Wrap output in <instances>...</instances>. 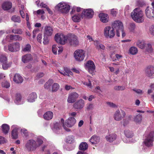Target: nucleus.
Wrapping results in <instances>:
<instances>
[{
  "label": "nucleus",
  "instance_id": "1",
  "mask_svg": "<svg viewBox=\"0 0 154 154\" xmlns=\"http://www.w3.org/2000/svg\"><path fill=\"white\" fill-rule=\"evenodd\" d=\"M45 138L41 136H38L35 139H31L28 140L25 144V147L29 151L35 150L43 143Z\"/></svg>",
  "mask_w": 154,
  "mask_h": 154
},
{
  "label": "nucleus",
  "instance_id": "2",
  "mask_svg": "<svg viewBox=\"0 0 154 154\" xmlns=\"http://www.w3.org/2000/svg\"><path fill=\"white\" fill-rule=\"evenodd\" d=\"M131 16L133 20L138 23H142L144 21V17L143 11L139 8L134 9L132 12Z\"/></svg>",
  "mask_w": 154,
  "mask_h": 154
},
{
  "label": "nucleus",
  "instance_id": "3",
  "mask_svg": "<svg viewBox=\"0 0 154 154\" xmlns=\"http://www.w3.org/2000/svg\"><path fill=\"white\" fill-rule=\"evenodd\" d=\"M60 122L64 129L67 132H70V129L68 128L72 127L75 124L76 120L73 117H70L66 120L65 122L64 120L62 118Z\"/></svg>",
  "mask_w": 154,
  "mask_h": 154
},
{
  "label": "nucleus",
  "instance_id": "4",
  "mask_svg": "<svg viewBox=\"0 0 154 154\" xmlns=\"http://www.w3.org/2000/svg\"><path fill=\"white\" fill-rule=\"evenodd\" d=\"M154 134L153 132H151L146 136L145 139L143 142L144 145L147 147L143 149L145 151H148L149 148L153 146Z\"/></svg>",
  "mask_w": 154,
  "mask_h": 154
},
{
  "label": "nucleus",
  "instance_id": "5",
  "mask_svg": "<svg viewBox=\"0 0 154 154\" xmlns=\"http://www.w3.org/2000/svg\"><path fill=\"white\" fill-rule=\"evenodd\" d=\"M55 8L59 12L63 14H66L69 12L70 5L67 2H62L57 4Z\"/></svg>",
  "mask_w": 154,
  "mask_h": 154
},
{
  "label": "nucleus",
  "instance_id": "6",
  "mask_svg": "<svg viewBox=\"0 0 154 154\" xmlns=\"http://www.w3.org/2000/svg\"><path fill=\"white\" fill-rule=\"evenodd\" d=\"M20 48V43L18 42H15L9 44L8 46H5L4 50L6 52H15L19 51Z\"/></svg>",
  "mask_w": 154,
  "mask_h": 154
},
{
  "label": "nucleus",
  "instance_id": "7",
  "mask_svg": "<svg viewBox=\"0 0 154 154\" xmlns=\"http://www.w3.org/2000/svg\"><path fill=\"white\" fill-rule=\"evenodd\" d=\"M73 55L76 61H82L85 57V51L82 49H78L75 51Z\"/></svg>",
  "mask_w": 154,
  "mask_h": 154
},
{
  "label": "nucleus",
  "instance_id": "8",
  "mask_svg": "<svg viewBox=\"0 0 154 154\" xmlns=\"http://www.w3.org/2000/svg\"><path fill=\"white\" fill-rule=\"evenodd\" d=\"M103 34L104 36L106 38H112L115 35V30L112 26H106L104 28Z\"/></svg>",
  "mask_w": 154,
  "mask_h": 154
},
{
  "label": "nucleus",
  "instance_id": "9",
  "mask_svg": "<svg viewBox=\"0 0 154 154\" xmlns=\"http://www.w3.org/2000/svg\"><path fill=\"white\" fill-rule=\"evenodd\" d=\"M112 27L116 31V35L117 36H120V31H122L123 29L122 23L119 20H116L112 23Z\"/></svg>",
  "mask_w": 154,
  "mask_h": 154
},
{
  "label": "nucleus",
  "instance_id": "10",
  "mask_svg": "<svg viewBox=\"0 0 154 154\" xmlns=\"http://www.w3.org/2000/svg\"><path fill=\"white\" fill-rule=\"evenodd\" d=\"M54 39L57 42L63 45L65 44L68 37L62 33H58L55 34Z\"/></svg>",
  "mask_w": 154,
  "mask_h": 154
},
{
  "label": "nucleus",
  "instance_id": "11",
  "mask_svg": "<svg viewBox=\"0 0 154 154\" xmlns=\"http://www.w3.org/2000/svg\"><path fill=\"white\" fill-rule=\"evenodd\" d=\"M126 115L125 112L122 110H117L114 113L113 118L116 121H119L124 117Z\"/></svg>",
  "mask_w": 154,
  "mask_h": 154
},
{
  "label": "nucleus",
  "instance_id": "12",
  "mask_svg": "<svg viewBox=\"0 0 154 154\" xmlns=\"http://www.w3.org/2000/svg\"><path fill=\"white\" fill-rule=\"evenodd\" d=\"M85 67L90 73H93L95 68V65L93 61L89 60L88 61L85 65Z\"/></svg>",
  "mask_w": 154,
  "mask_h": 154
},
{
  "label": "nucleus",
  "instance_id": "13",
  "mask_svg": "<svg viewBox=\"0 0 154 154\" xmlns=\"http://www.w3.org/2000/svg\"><path fill=\"white\" fill-rule=\"evenodd\" d=\"M146 16L151 20H154V8L147 7L145 10Z\"/></svg>",
  "mask_w": 154,
  "mask_h": 154
},
{
  "label": "nucleus",
  "instance_id": "14",
  "mask_svg": "<svg viewBox=\"0 0 154 154\" xmlns=\"http://www.w3.org/2000/svg\"><path fill=\"white\" fill-rule=\"evenodd\" d=\"M85 106V101L82 99L77 100L73 105V107L76 110H81Z\"/></svg>",
  "mask_w": 154,
  "mask_h": 154
},
{
  "label": "nucleus",
  "instance_id": "15",
  "mask_svg": "<svg viewBox=\"0 0 154 154\" xmlns=\"http://www.w3.org/2000/svg\"><path fill=\"white\" fill-rule=\"evenodd\" d=\"M94 14V11L92 9H88L84 10L82 13V17L91 18Z\"/></svg>",
  "mask_w": 154,
  "mask_h": 154
},
{
  "label": "nucleus",
  "instance_id": "16",
  "mask_svg": "<svg viewBox=\"0 0 154 154\" xmlns=\"http://www.w3.org/2000/svg\"><path fill=\"white\" fill-rule=\"evenodd\" d=\"M62 124L60 122L53 123L51 124V127L54 132L58 133L62 128Z\"/></svg>",
  "mask_w": 154,
  "mask_h": 154
},
{
  "label": "nucleus",
  "instance_id": "17",
  "mask_svg": "<svg viewBox=\"0 0 154 154\" xmlns=\"http://www.w3.org/2000/svg\"><path fill=\"white\" fill-rule=\"evenodd\" d=\"M79 96V94L75 92L71 93L69 95L67 101L70 103H73L75 102Z\"/></svg>",
  "mask_w": 154,
  "mask_h": 154
},
{
  "label": "nucleus",
  "instance_id": "18",
  "mask_svg": "<svg viewBox=\"0 0 154 154\" xmlns=\"http://www.w3.org/2000/svg\"><path fill=\"white\" fill-rule=\"evenodd\" d=\"M117 137V136L116 134L111 133L106 135L105 137V139L108 142L112 143L116 140Z\"/></svg>",
  "mask_w": 154,
  "mask_h": 154
},
{
  "label": "nucleus",
  "instance_id": "19",
  "mask_svg": "<svg viewBox=\"0 0 154 154\" xmlns=\"http://www.w3.org/2000/svg\"><path fill=\"white\" fill-rule=\"evenodd\" d=\"M99 18L101 21L103 23H106L109 20L108 15L104 13H100L98 15Z\"/></svg>",
  "mask_w": 154,
  "mask_h": 154
},
{
  "label": "nucleus",
  "instance_id": "20",
  "mask_svg": "<svg viewBox=\"0 0 154 154\" xmlns=\"http://www.w3.org/2000/svg\"><path fill=\"white\" fill-rule=\"evenodd\" d=\"M37 97V96L36 93L35 92H32L29 94L27 100V101L30 103L34 102Z\"/></svg>",
  "mask_w": 154,
  "mask_h": 154
},
{
  "label": "nucleus",
  "instance_id": "21",
  "mask_svg": "<svg viewBox=\"0 0 154 154\" xmlns=\"http://www.w3.org/2000/svg\"><path fill=\"white\" fill-rule=\"evenodd\" d=\"M53 28L49 26H46L45 27L44 32V36H51L53 33Z\"/></svg>",
  "mask_w": 154,
  "mask_h": 154
},
{
  "label": "nucleus",
  "instance_id": "22",
  "mask_svg": "<svg viewBox=\"0 0 154 154\" xmlns=\"http://www.w3.org/2000/svg\"><path fill=\"white\" fill-rule=\"evenodd\" d=\"M13 40H14V35H7L5 38L3 39L2 43L3 45H5L8 42H11Z\"/></svg>",
  "mask_w": 154,
  "mask_h": 154
},
{
  "label": "nucleus",
  "instance_id": "23",
  "mask_svg": "<svg viewBox=\"0 0 154 154\" xmlns=\"http://www.w3.org/2000/svg\"><path fill=\"white\" fill-rule=\"evenodd\" d=\"M69 42L71 45L74 46L77 45L79 44V41L77 37L74 35L71 36Z\"/></svg>",
  "mask_w": 154,
  "mask_h": 154
},
{
  "label": "nucleus",
  "instance_id": "24",
  "mask_svg": "<svg viewBox=\"0 0 154 154\" xmlns=\"http://www.w3.org/2000/svg\"><path fill=\"white\" fill-rule=\"evenodd\" d=\"M23 77L19 74H16L14 76L13 80L17 84H21L23 81Z\"/></svg>",
  "mask_w": 154,
  "mask_h": 154
},
{
  "label": "nucleus",
  "instance_id": "25",
  "mask_svg": "<svg viewBox=\"0 0 154 154\" xmlns=\"http://www.w3.org/2000/svg\"><path fill=\"white\" fill-rule=\"evenodd\" d=\"M11 128L13 129L11 132L12 137L13 139H16L18 137V127L17 125H14L12 126Z\"/></svg>",
  "mask_w": 154,
  "mask_h": 154
},
{
  "label": "nucleus",
  "instance_id": "26",
  "mask_svg": "<svg viewBox=\"0 0 154 154\" xmlns=\"http://www.w3.org/2000/svg\"><path fill=\"white\" fill-rule=\"evenodd\" d=\"M53 113L51 111H48L45 112L44 114L43 118L46 120H50L52 119L53 116Z\"/></svg>",
  "mask_w": 154,
  "mask_h": 154
},
{
  "label": "nucleus",
  "instance_id": "27",
  "mask_svg": "<svg viewBox=\"0 0 154 154\" xmlns=\"http://www.w3.org/2000/svg\"><path fill=\"white\" fill-rule=\"evenodd\" d=\"M14 101L15 103L17 104H21L23 103L24 101L22 99L20 94L17 93L16 94Z\"/></svg>",
  "mask_w": 154,
  "mask_h": 154
},
{
  "label": "nucleus",
  "instance_id": "28",
  "mask_svg": "<svg viewBox=\"0 0 154 154\" xmlns=\"http://www.w3.org/2000/svg\"><path fill=\"white\" fill-rule=\"evenodd\" d=\"M32 59L31 55L30 54H27L22 57V61L24 63H27Z\"/></svg>",
  "mask_w": 154,
  "mask_h": 154
},
{
  "label": "nucleus",
  "instance_id": "29",
  "mask_svg": "<svg viewBox=\"0 0 154 154\" xmlns=\"http://www.w3.org/2000/svg\"><path fill=\"white\" fill-rule=\"evenodd\" d=\"M12 6V3L9 2H4L2 5V9L5 11L8 10L10 9Z\"/></svg>",
  "mask_w": 154,
  "mask_h": 154
},
{
  "label": "nucleus",
  "instance_id": "30",
  "mask_svg": "<svg viewBox=\"0 0 154 154\" xmlns=\"http://www.w3.org/2000/svg\"><path fill=\"white\" fill-rule=\"evenodd\" d=\"M99 141V137L95 135L92 136L90 139V142L93 145L98 143Z\"/></svg>",
  "mask_w": 154,
  "mask_h": 154
},
{
  "label": "nucleus",
  "instance_id": "31",
  "mask_svg": "<svg viewBox=\"0 0 154 154\" xmlns=\"http://www.w3.org/2000/svg\"><path fill=\"white\" fill-rule=\"evenodd\" d=\"M12 62H8V60L7 61H5L1 63L2 65V68L4 70L7 69L8 68L10 67L12 64Z\"/></svg>",
  "mask_w": 154,
  "mask_h": 154
},
{
  "label": "nucleus",
  "instance_id": "32",
  "mask_svg": "<svg viewBox=\"0 0 154 154\" xmlns=\"http://www.w3.org/2000/svg\"><path fill=\"white\" fill-rule=\"evenodd\" d=\"M81 18H83L82 17V14L80 15L79 14H75L72 17V20L75 22H79L80 21Z\"/></svg>",
  "mask_w": 154,
  "mask_h": 154
},
{
  "label": "nucleus",
  "instance_id": "33",
  "mask_svg": "<svg viewBox=\"0 0 154 154\" xmlns=\"http://www.w3.org/2000/svg\"><path fill=\"white\" fill-rule=\"evenodd\" d=\"M2 128V132L5 134H7L8 133L10 128L8 125L6 124H3Z\"/></svg>",
  "mask_w": 154,
  "mask_h": 154
},
{
  "label": "nucleus",
  "instance_id": "34",
  "mask_svg": "<svg viewBox=\"0 0 154 154\" xmlns=\"http://www.w3.org/2000/svg\"><path fill=\"white\" fill-rule=\"evenodd\" d=\"M94 45L96 48L98 50H104L105 48V46L102 44H100L99 41L97 40L94 41Z\"/></svg>",
  "mask_w": 154,
  "mask_h": 154
},
{
  "label": "nucleus",
  "instance_id": "35",
  "mask_svg": "<svg viewBox=\"0 0 154 154\" xmlns=\"http://www.w3.org/2000/svg\"><path fill=\"white\" fill-rule=\"evenodd\" d=\"M146 75L149 77H151L154 76V68L151 67L150 69H146Z\"/></svg>",
  "mask_w": 154,
  "mask_h": 154
},
{
  "label": "nucleus",
  "instance_id": "36",
  "mask_svg": "<svg viewBox=\"0 0 154 154\" xmlns=\"http://www.w3.org/2000/svg\"><path fill=\"white\" fill-rule=\"evenodd\" d=\"M124 134L127 138H131L133 136V134L132 131L128 129H125L124 131Z\"/></svg>",
  "mask_w": 154,
  "mask_h": 154
},
{
  "label": "nucleus",
  "instance_id": "37",
  "mask_svg": "<svg viewBox=\"0 0 154 154\" xmlns=\"http://www.w3.org/2000/svg\"><path fill=\"white\" fill-rule=\"evenodd\" d=\"M88 147V144L86 142H83L82 143L79 145V149L82 150H86Z\"/></svg>",
  "mask_w": 154,
  "mask_h": 154
},
{
  "label": "nucleus",
  "instance_id": "38",
  "mask_svg": "<svg viewBox=\"0 0 154 154\" xmlns=\"http://www.w3.org/2000/svg\"><path fill=\"white\" fill-rule=\"evenodd\" d=\"M136 44L139 48L143 49L145 46V43L143 40H139L137 42Z\"/></svg>",
  "mask_w": 154,
  "mask_h": 154
},
{
  "label": "nucleus",
  "instance_id": "39",
  "mask_svg": "<svg viewBox=\"0 0 154 154\" xmlns=\"http://www.w3.org/2000/svg\"><path fill=\"white\" fill-rule=\"evenodd\" d=\"M53 81L51 79H49L45 84L44 88L46 89H48L50 88L51 86L53 83Z\"/></svg>",
  "mask_w": 154,
  "mask_h": 154
},
{
  "label": "nucleus",
  "instance_id": "40",
  "mask_svg": "<svg viewBox=\"0 0 154 154\" xmlns=\"http://www.w3.org/2000/svg\"><path fill=\"white\" fill-rule=\"evenodd\" d=\"M8 60V57L6 54H0V63H2Z\"/></svg>",
  "mask_w": 154,
  "mask_h": 154
},
{
  "label": "nucleus",
  "instance_id": "41",
  "mask_svg": "<svg viewBox=\"0 0 154 154\" xmlns=\"http://www.w3.org/2000/svg\"><path fill=\"white\" fill-rule=\"evenodd\" d=\"M25 11V8L24 6L23 5H21V8H20L19 11L21 17L23 19L25 17V14L24 13V11Z\"/></svg>",
  "mask_w": 154,
  "mask_h": 154
},
{
  "label": "nucleus",
  "instance_id": "42",
  "mask_svg": "<svg viewBox=\"0 0 154 154\" xmlns=\"http://www.w3.org/2000/svg\"><path fill=\"white\" fill-rule=\"evenodd\" d=\"M11 20L14 22L20 23L21 21L20 17V16L14 15L11 17Z\"/></svg>",
  "mask_w": 154,
  "mask_h": 154
},
{
  "label": "nucleus",
  "instance_id": "43",
  "mask_svg": "<svg viewBox=\"0 0 154 154\" xmlns=\"http://www.w3.org/2000/svg\"><path fill=\"white\" fill-rule=\"evenodd\" d=\"M60 88L59 85L57 83H54L52 86V91L55 92L57 91Z\"/></svg>",
  "mask_w": 154,
  "mask_h": 154
},
{
  "label": "nucleus",
  "instance_id": "44",
  "mask_svg": "<svg viewBox=\"0 0 154 154\" xmlns=\"http://www.w3.org/2000/svg\"><path fill=\"white\" fill-rule=\"evenodd\" d=\"M129 52L132 55H134L136 54L137 52V49L135 47H131L129 49Z\"/></svg>",
  "mask_w": 154,
  "mask_h": 154
},
{
  "label": "nucleus",
  "instance_id": "45",
  "mask_svg": "<svg viewBox=\"0 0 154 154\" xmlns=\"http://www.w3.org/2000/svg\"><path fill=\"white\" fill-rule=\"evenodd\" d=\"M142 120L141 115L138 114L134 117V121L136 123H140Z\"/></svg>",
  "mask_w": 154,
  "mask_h": 154
},
{
  "label": "nucleus",
  "instance_id": "46",
  "mask_svg": "<svg viewBox=\"0 0 154 154\" xmlns=\"http://www.w3.org/2000/svg\"><path fill=\"white\" fill-rule=\"evenodd\" d=\"M11 32L14 34H22L23 32V31L20 29H13Z\"/></svg>",
  "mask_w": 154,
  "mask_h": 154
},
{
  "label": "nucleus",
  "instance_id": "47",
  "mask_svg": "<svg viewBox=\"0 0 154 154\" xmlns=\"http://www.w3.org/2000/svg\"><path fill=\"white\" fill-rule=\"evenodd\" d=\"M31 49V45L29 44H27L23 48L22 51L24 52H29L30 51Z\"/></svg>",
  "mask_w": 154,
  "mask_h": 154
},
{
  "label": "nucleus",
  "instance_id": "48",
  "mask_svg": "<svg viewBox=\"0 0 154 154\" xmlns=\"http://www.w3.org/2000/svg\"><path fill=\"white\" fill-rule=\"evenodd\" d=\"M74 140V137L72 135L69 136L67 137L66 142L69 143H71Z\"/></svg>",
  "mask_w": 154,
  "mask_h": 154
},
{
  "label": "nucleus",
  "instance_id": "49",
  "mask_svg": "<svg viewBox=\"0 0 154 154\" xmlns=\"http://www.w3.org/2000/svg\"><path fill=\"white\" fill-rule=\"evenodd\" d=\"M135 28V24L134 23H131L129 25V29L131 32H134Z\"/></svg>",
  "mask_w": 154,
  "mask_h": 154
},
{
  "label": "nucleus",
  "instance_id": "50",
  "mask_svg": "<svg viewBox=\"0 0 154 154\" xmlns=\"http://www.w3.org/2000/svg\"><path fill=\"white\" fill-rule=\"evenodd\" d=\"M40 2L39 0H37L36 1L35 3L38 6H40L41 8H45L47 7V5L43 3H41L39 5V3Z\"/></svg>",
  "mask_w": 154,
  "mask_h": 154
},
{
  "label": "nucleus",
  "instance_id": "51",
  "mask_svg": "<svg viewBox=\"0 0 154 154\" xmlns=\"http://www.w3.org/2000/svg\"><path fill=\"white\" fill-rule=\"evenodd\" d=\"M125 89V87L123 86H116L114 87V89L117 91H123Z\"/></svg>",
  "mask_w": 154,
  "mask_h": 154
},
{
  "label": "nucleus",
  "instance_id": "52",
  "mask_svg": "<svg viewBox=\"0 0 154 154\" xmlns=\"http://www.w3.org/2000/svg\"><path fill=\"white\" fill-rule=\"evenodd\" d=\"M2 85L3 87L6 88H8L10 86V83L7 81H3L2 83Z\"/></svg>",
  "mask_w": 154,
  "mask_h": 154
},
{
  "label": "nucleus",
  "instance_id": "53",
  "mask_svg": "<svg viewBox=\"0 0 154 154\" xmlns=\"http://www.w3.org/2000/svg\"><path fill=\"white\" fill-rule=\"evenodd\" d=\"M22 37L18 35H14V40L20 41L22 40Z\"/></svg>",
  "mask_w": 154,
  "mask_h": 154
},
{
  "label": "nucleus",
  "instance_id": "54",
  "mask_svg": "<svg viewBox=\"0 0 154 154\" xmlns=\"http://www.w3.org/2000/svg\"><path fill=\"white\" fill-rule=\"evenodd\" d=\"M57 46L55 45H54L52 47V51L54 54H57Z\"/></svg>",
  "mask_w": 154,
  "mask_h": 154
},
{
  "label": "nucleus",
  "instance_id": "55",
  "mask_svg": "<svg viewBox=\"0 0 154 154\" xmlns=\"http://www.w3.org/2000/svg\"><path fill=\"white\" fill-rule=\"evenodd\" d=\"M35 12H36L38 15H42L45 13V12L43 9L38 10L36 12H34V14H35Z\"/></svg>",
  "mask_w": 154,
  "mask_h": 154
},
{
  "label": "nucleus",
  "instance_id": "56",
  "mask_svg": "<svg viewBox=\"0 0 154 154\" xmlns=\"http://www.w3.org/2000/svg\"><path fill=\"white\" fill-rule=\"evenodd\" d=\"M132 90L133 91H135L136 93L138 94H141L143 93V92L142 91V90L140 89H133Z\"/></svg>",
  "mask_w": 154,
  "mask_h": 154
},
{
  "label": "nucleus",
  "instance_id": "57",
  "mask_svg": "<svg viewBox=\"0 0 154 154\" xmlns=\"http://www.w3.org/2000/svg\"><path fill=\"white\" fill-rule=\"evenodd\" d=\"M117 13V10L116 9H113L111 10L110 14L113 16H116Z\"/></svg>",
  "mask_w": 154,
  "mask_h": 154
},
{
  "label": "nucleus",
  "instance_id": "58",
  "mask_svg": "<svg viewBox=\"0 0 154 154\" xmlns=\"http://www.w3.org/2000/svg\"><path fill=\"white\" fill-rule=\"evenodd\" d=\"M48 36H44L43 38V43L44 45H46L48 44Z\"/></svg>",
  "mask_w": 154,
  "mask_h": 154
},
{
  "label": "nucleus",
  "instance_id": "59",
  "mask_svg": "<svg viewBox=\"0 0 154 154\" xmlns=\"http://www.w3.org/2000/svg\"><path fill=\"white\" fill-rule=\"evenodd\" d=\"M83 83L84 85H87L88 87L90 88H91V82L90 80H88V83L86 82H83Z\"/></svg>",
  "mask_w": 154,
  "mask_h": 154
},
{
  "label": "nucleus",
  "instance_id": "60",
  "mask_svg": "<svg viewBox=\"0 0 154 154\" xmlns=\"http://www.w3.org/2000/svg\"><path fill=\"white\" fill-rule=\"evenodd\" d=\"M42 34H39L37 36V39L38 42L41 43L42 42Z\"/></svg>",
  "mask_w": 154,
  "mask_h": 154
},
{
  "label": "nucleus",
  "instance_id": "61",
  "mask_svg": "<svg viewBox=\"0 0 154 154\" xmlns=\"http://www.w3.org/2000/svg\"><path fill=\"white\" fill-rule=\"evenodd\" d=\"M94 106L92 104H89L87 107V109L88 110H92Z\"/></svg>",
  "mask_w": 154,
  "mask_h": 154
},
{
  "label": "nucleus",
  "instance_id": "62",
  "mask_svg": "<svg viewBox=\"0 0 154 154\" xmlns=\"http://www.w3.org/2000/svg\"><path fill=\"white\" fill-rule=\"evenodd\" d=\"M22 132L23 133L24 135L26 137H27L28 135V133L27 130L25 129H23L21 130Z\"/></svg>",
  "mask_w": 154,
  "mask_h": 154
},
{
  "label": "nucleus",
  "instance_id": "63",
  "mask_svg": "<svg viewBox=\"0 0 154 154\" xmlns=\"http://www.w3.org/2000/svg\"><path fill=\"white\" fill-rule=\"evenodd\" d=\"M106 103L108 105L111 107H115L116 106V105L114 103L109 102H106Z\"/></svg>",
  "mask_w": 154,
  "mask_h": 154
},
{
  "label": "nucleus",
  "instance_id": "64",
  "mask_svg": "<svg viewBox=\"0 0 154 154\" xmlns=\"http://www.w3.org/2000/svg\"><path fill=\"white\" fill-rule=\"evenodd\" d=\"M150 31L151 34L154 35V26H151L150 28Z\"/></svg>",
  "mask_w": 154,
  "mask_h": 154
}]
</instances>
